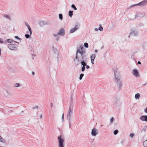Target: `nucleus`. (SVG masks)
Masks as SVG:
<instances>
[{
	"label": "nucleus",
	"instance_id": "nucleus-40",
	"mask_svg": "<svg viewBox=\"0 0 147 147\" xmlns=\"http://www.w3.org/2000/svg\"><path fill=\"white\" fill-rule=\"evenodd\" d=\"M94 53H98V51L97 50H95L94 51Z\"/></svg>",
	"mask_w": 147,
	"mask_h": 147
},
{
	"label": "nucleus",
	"instance_id": "nucleus-21",
	"mask_svg": "<svg viewBox=\"0 0 147 147\" xmlns=\"http://www.w3.org/2000/svg\"><path fill=\"white\" fill-rule=\"evenodd\" d=\"M114 121V118L113 117H111L110 119V123L111 124H112Z\"/></svg>",
	"mask_w": 147,
	"mask_h": 147
},
{
	"label": "nucleus",
	"instance_id": "nucleus-22",
	"mask_svg": "<svg viewBox=\"0 0 147 147\" xmlns=\"http://www.w3.org/2000/svg\"><path fill=\"white\" fill-rule=\"evenodd\" d=\"M143 144L144 147H147V140L143 142Z\"/></svg>",
	"mask_w": 147,
	"mask_h": 147
},
{
	"label": "nucleus",
	"instance_id": "nucleus-34",
	"mask_svg": "<svg viewBox=\"0 0 147 147\" xmlns=\"http://www.w3.org/2000/svg\"><path fill=\"white\" fill-rule=\"evenodd\" d=\"M58 35H59V34H58V33L57 34H53V35L54 37H57L58 36Z\"/></svg>",
	"mask_w": 147,
	"mask_h": 147
},
{
	"label": "nucleus",
	"instance_id": "nucleus-3",
	"mask_svg": "<svg viewBox=\"0 0 147 147\" xmlns=\"http://www.w3.org/2000/svg\"><path fill=\"white\" fill-rule=\"evenodd\" d=\"M59 147H65V139L63 136L60 135L57 137Z\"/></svg>",
	"mask_w": 147,
	"mask_h": 147
},
{
	"label": "nucleus",
	"instance_id": "nucleus-26",
	"mask_svg": "<svg viewBox=\"0 0 147 147\" xmlns=\"http://www.w3.org/2000/svg\"><path fill=\"white\" fill-rule=\"evenodd\" d=\"M7 42L9 43H11L13 41L11 39H8L7 40Z\"/></svg>",
	"mask_w": 147,
	"mask_h": 147
},
{
	"label": "nucleus",
	"instance_id": "nucleus-43",
	"mask_svg": "<svg viewBox=\"0 0 147 147\" xmlns=\"http://www.w3.org/2000/svg\"><path fill=\"white\" fill-rule=\"evenodd\" d=\"M138 64H141V62H140V61H138Z\"/></svg>",
	"mask_w": 147,
	"mask_h": 147
},
{
	"label": "nucleus",
	"instance_id": "nucleus-18",
	"mask_svg": "<svg viewBox=\"0 0 147 147\" xmlns=\"http://www.w3.org/2000/svg\"><path fill=\"white\" fill-rule=\"evenodd\" d=\"M20 84L18 83L14 84H13V87L15 88H18L20 87Z\"/></svg>",
	"mask_w": 147,
	"mask_h": 147
},
{
	"label": "nucleus",
	"instance_id": "nucleus-4",
	"mask_svg": "<svg viewBox=\"0 0 147 147\" xmlns=\"http://www.w3.org/2000/svg\"><path fill=\"white\" fill-rule=\"evenodd\" d=\"M139 30L137 29H131L130 30V35L134 36H137L139 34Z\"/></svg>",
	"mask_w": 147,
	"mask_h": 147
},
{
	"label": "nucleus",
	"instance_id": "nucleus-23",
	"mask_svg": "<svg viewBox=\"0 0 147 147\" xmlns=\"http://www.w3.org/2000/svg\"><path fill=\"white\" fill-rule=\"evenodd\" d=\"M59 19H60V20H62L63 19V15L62 14H59Z\"/></svg>",
	"mask_w": 147,
	"mask_h": 147
},
{
	"label": "nucleus",
	"instance_id": "nucleus-8",
	"mask_svg": "<svg viewBox=\"0 0 147 147\" xmlns=\"http://www.w3.org/2000/svg\"><path fill=\"white\" fill-rule=\"evenodd\" d=\"M8 48L11 50H14L16 49L17 45L15 44H10L8 45Z\"/></svg>",
	"mask_w": 147,
	"mask_h": 147
},
{
	"label": "nucleus",
	"instance_id": "nucleus-12",
	"mask_svg": "<svg viewBox=\"0 0 147 147\" xmlns=\"http://www.w3.org/2000/svg\"><path fill=\"white\" fill-rule=\"evenodd\" d=\"M96 55L94 54H92L90 56V58L91 59V63L92 65H93L94 63V60L96 58Z\"/></svg>",
	"mask_w": 147,
	"mask_h": 147
},
{
	"label": "nucleus",
	"instance_id": "nucleus-2",
	"mask_svg": "<svg viewBox=\"0 0 147 147\" xmlns=\"http://www.w3.org/2000/svg\"><path fill=\"white\" fill-rule=\"evenodd\" d=\"M114 74L115 84L118 88H120L123 85L121 80V76L119 72L117 70L114 71Z\"/></svg>",
	"mask_w": 147,
	"mask_h": 147
},
{
	"label": "nucleus",
	"instance_id": "nucleus-9",
	"mask_svg": "<svg viewBox=\"0 0 147 147\" xmlns=\"http://www.w3.org/2000/svg\"><path fill=\"white\" fill-rule=\"evenodd\" d=\"M131 73L135 77H138L139 76V72L137 69H134L132 70Z\"/></svg>",
	"mask_w": 147,
	"mask_h": 147
},
{
	"label": "nucleus",
	"instance_id": "nucleus-47",
	"mask_svg": "<svg viewBox=\"0 0 147 147\" xmlns=\"http://www.w3.org/2000/svg\"><path fill=\"white\" fill-rule=\"evenodd\" d=\"M32 74H33L34 75V72H33V73H32Z\"/></svg>",
	"mask_w": 147,
	"mask_h": 147
},
{
	"label": "nucleus",
	"instance_id": "nucleus-27",
	"mask_svg": "<svg viewBox=\"0 0 147 147\" xmlns=\"http://www.w3.org/2000/svg\"><path fill=\"white\" fill-rule=\"evenodd\" d=\"M99 27L98 28V30L100 31H102L103 30V28L101 26V25H99Z\"/></svg>",
	"mask_w": 147,
	"mask_h": 147
},
{
	"label": "nucleus",
	"instance_id": "nucleus-32",
	"mask_svg": "<svg viewBox=\"0 0 147 147\" xmlns=\"http://www.w3.org/2000/svg\"><path fill=\"white\" fill-rule=\"evenodd\" d=\"M39 24L41 26L43 25L44 24L43 22L42 21H40L39 22Z\"/></svg>",
	"mask_w": 147,
	"mask_h": 147
},
{
	"label": "nucleus",
	"instance_id": "nucleus-24",
	"mask_svg": "<svg viewBox=\"0 0 147 147\" xmlns=\"http://www.w3.org/2000/svg\"><path fill=\"white\" fill-rule=\"evenodd\" d=\"M0 141L2 142H5V140L1 136H0Z\"/></svg>",
	"mask_w": 147,
	"mask_h": 147
},
{
	"label": "nucleus",
	"instance_id": "nucleus-42",
	"mask_svg": "<svg viewBox=\"0 0 147 147\" xmlns=\"http://www.w3.org/2000/svg\"><path fill=\"white\" fill-rule=\"evenodd\" d=\"M4 16H5V17L7 18H8L9 17V16H8L7 15H4Z\"/></svg>",
	"mask_w": 147,
	"mask_h": 147
},
{
	"label": "nucleus",
	"instance_id": "nucleus-33",
	"mask_svg": "<svg viewBox=\"0 0 147 147\" xmlns=\"http://www.w3.org/2000/svg\"><path fill=\"white\" fill-rule=\"evenodd\" d=\"M15 38L18 39V40H21V39L18 36H15Z\"/></svg>",
	"mask_w": 147,
	"mask_h": 147
},
{
	"label": "nucleus",
	"instance_id": "nucleus-41",
	"mask_svg": "<svg viewBox=\"0 0 147 147\" xmlns=\"http://www.w3.org/2000/svg\"><path fill=\"white\" fill-rule=\"evenodd\" d=\"M98 29L97 28H95V30L96 31H98Z\"/></svg>",
	"mask_w": 147,
	"mask_h": 147
},
{
	"label": "nucleus",
	"instance_id": "nucleus-30",
	"mask_svg": "<svg viewBox=\"0 0 147 147\" xmlns=\"http://www.w3.org/2000/svg\"><path fill=\"white\" fill-rule=\"evenodd\" d=\"M84 46L86 48H88V43L86 42H85L84 43Z\"/></svg>",
	"mask_w": 147,
	"mask_h": 147
},
{
	"label": "nucleus",
	"instance_id": "nucleus-19",
	"mask_svg": "<svg viewBox=\"0 0 147 147\" xmlns=\"http://www.w3.org/2000/svg\"><path fill=\"white\" fill-rule=\"evenodd\" d=\"M68 14L70 17H71L73 15V11L69 10V11Z\"/></svg>",
	"mask_w": 147,
	"mask_h": 147
},
{
	"label": "nucleus",
	"instance_id": "nucleus-15",
	"mask_svg": "<svg viewBox=\"0 0 147 147\" xmlns=\"http://www.w3.org/2000/svg\"><path fill=\"white\" fill-rule=\"evenodd\" d=\"M72 109H71L70 108H69L68 111V113L67 115V117L68 118L69 121H70L71 119L70 115L72 114Z\"/></svg>",
	"mask_w": 147,
	"mask_h": 147
},
{
	"label": "nucleus",
	"instance_id": "nucleus-31",
	"mask_svg": "<svg viewBox=\"0 0 147 147\" xmlns=\"http://www.w3.org/2000/svg\"><path fill=\"white\" fill-rule=\"evenodd\" d=\"M118 132V130H116L114 131V134L115 135L117 134Z\"/></svg>",
	"mask_w": 147,
	"mask_h": 147
},
{
	"label": "nucleus",
	"instance_id": "nucleus-38",
	"mask_svg": "<svg viewBox=\"0 0 147 147\" xmlns=\"http://www.w3.org/2000/svg\"><path fill=\"white\" fill-rule=\"evenodd\" d=\"M63 116H64V114H62V118H61V119H62V121H63V119H64Z\"/></svg>",
	"mask_w": 147,
	"mask_h": 147
},
{
	"label": "nucleus",
	"instance_id": "nucleus-6",
	"mask_svg": "<svg viewBox=\"0 0 147 147\" xmlns=\"http://www.w3.org/2000/svg\"><path fill=\"white\" fill-rule=\"evenodd\" d=\"M147 4V0H144L138 4H135L131 6V7H133L136 6H144Z\"/></svg>",
	"mask_w": 147,
	"mask_h": 147
},
{
	"label": "nucleus",
	"instance_id": "nucleus-46",
	"mask_svg": "<svg viewBox=\"0 0 147 147\" xmlns=\"http://www.w3.org/2000/svg\"><path fill=\"white\" fill-rule=\"evenodd\" d=\"M130 36H131V35H130V34L128 36V38H130Z\"/></svg>",
	"mask_w": 147,
	"mask_h": 147
},
{
	"label": "nucleus",
	"instance_id": "nucleus-45",
	"mask_svg": "<svg viewBox=\"0 0 147 147\" xmlns=\"http://www.w3.org/2000/svg\"><path fill=\"white\" fill-rule=\"evenodd\" d=\"M51 107H52V106H53V103H51Z\"/></svg>",
	"mask_w": 147,
	"mask_h": 147
},
{
	"label": "nucleus",
	"instance_id": "nucleus-7",
	"mask_svg": "<svg viewBox=\"0 0 147 147\" xmlns=\"http://www.w3.org/2000/svg\"><path fill=\"white\" fill-rule=\"evenodd\" d=\"M98 134V129L96 128H93L91 132V135L94 137H95Z\"/></svg>",
	"mask_w": 147,
	"mask_h": 147
},
{
	"label": "nucleus",
	"instance_id": "nucleus-35",
	"mask_svg": "<svg viewBox=\"0 0 147 147\" xmlns=\"http://www.w3.org/2000/svg\"><path fill=\"white\" fill-rule=\"evenodd\" d=\"M4 42L3 41V40L2 39L0 38V43H3Z\"/></svg>",
	"mask_w": 147,
	"mask_h": 147
},
{
	"label": "nucleus",
	"instance_id": "nucleus-44",
	"mask_svg": "<svg viewBox=\"0 0 147 147\" xmlns=\"http://www.w3.org/2000/svg\"><path fill=\"white\" fill-rule=\"evenodd\" d=\"M71 125V123H70L69 124V127H70Z\"/></svg>",
	"mask_w": 147,
	"mask_h": 147
},
{
	"label": "nucleus",
	"instance_id": "nucleus-13",
	"mask_svg": "<svg viewBox=\"0 0 147 147\" xmlns=\"http://www.w3.org/2000/svg\"><path fill=\"white\" fill-rule=\"evenodd\" d=\"M140 119L142 121L147 122V115H142L140 117Z\"/></svg>",
	"mask_w": 147,
	"mask_h": 147
},
{
	"label": "nucleus",
	"instance_id": "nucleus-5",
	"mask_svg": "<svg viewBox=\"0 0 147 147\" xmlns=\"http://www.w3.org/2000/svg\"><path fill=\"white\" fill-rule=\"evenodd\" d=\"M145 15V13L143 12H139L136 13L134 16L135 19H137L138 18H143Z\"/></svg>",
	"mask_w": 147,
	"mask_h": 147
},
{
	"label": "nucleus",
	"instance_id": "nucleus-25",
	"mask_svg": "<svg viewBox=\"0 0 147 147\" xmlns=\"http://www.w3.org/2000/svg\"><path fill=\"white\" fill-rule=\"evenodd\" d=\"M134 135L135 134L134 133H131L129 134V136L130 138H133Z\"/></svg>",
	"mask_w": 147,
	"mask_h": 147
},
{
	"label": "nucleus",
	"instance_id": "nucleus-11",
	"mask_svg": "<svg viewBox=\"0 0 147 147\" xmlns=\"http://www.w3.org/2000/svg\"><path fill=\"white\" fill-rule=\"evenodd\" d=\"M78 26L76 25L75 27L71 28L69 30V32L71 34L73 33L74 32H76L78 29Z\"/></svg>",
	"mask_w": 147,
	"mask_h": 147
},
{
	"label": "nucleus",
	"instance_id": "nucleus-20",
	"mask_svg": "<svg viewBox=\"0 0 147 147\" xmlns=\"http://www.w3.org/2000/svg\"><path fill=\"white\" fill-rule=\"evenodd\" d=\"M27 33L28 34H25V36L27 38H29L31 36V35L32 34H30V33H29V32H27Z\"/></svg>",
	"mask_w": 147,
	"mask_h": 147
},
{
	"label": "nucleus",
	"instance_id": "nucleus-14",
	"mask_svg": "<svg viewBox=\"0 0 147 147\" xmlns=\"http://www.w3.org/2000/svg\"><path fill=\"white\" fill-rule=\"evenodd\" d=\"M25 25L26 26H27V28H28V29L29 30V33H30V34H32V31L31 30V29L30 27V26L27 23V22H25L24 23Z\"/></svg>",
	"mask_w": 147,
	"mask_h": 147
},
{
	"label": "nucleus",
	"instance_id": "nucleus-16",
	"mask_svg": "<svg viewBox=\"0 0 147 147\" xmlns=\"http://www.w3.org/2000/svg\"><path fill=\"white\" fill-rule=\"evenodd\" d=\"M140 97V95L139 93L136 94L134 96L136 100H139Z\"/></svg>",
	"mask_w": 147,
	"mask_h": 147
},
{
	"label": "nucleus",
	"instance_id": "nucleus-37",
	"mask_svg": "<svg viewBox=\"0 0 147 147\" xmlns=\"http://www.w3.org/2000/svg\"><path fill=\"white\" fill-rule=\"evenodd\" d=\"M39 117L40 119H41L42 117V115H39Z\"/></svg>",
	"mask_w": 147,
	"mask_h": 147
},
{
	"label": "nucleus",
	"instance_id": "nucleus-28",
	"mask_svg": "<svg viewBox=\"0 0 147 147\" xmlns=\"http://www.w3.org/2000/svg\"><path fill=\"white\" fill-rule=\"evenodd\" d=\"M71 7L72 8H73L75 10H76L77 9L76 7L74 4L72 5Z\"/></svg>",
	"mask_w": 147,
	"mask_h": 147
},
{
	"label": "nucleus",
	"instance_id": "nucleus-39",
	"mask_svg": "<svg viewBox=\"0 0 147 147\" xmlns=\"http://www.w3.org/2000/svg\"><path fill=\"white\" fill-rule=\"evenodd\" d=\"M86 69H88L90 67H89V66L88 65H86Z\"/></svg>",
	"mask_w": 147,
	"mask_h": 147
},
{
	"label": "nucleus",
	"instance_id": "nucleus-10",
	"mask_svg": "<svg viewBox=\"0 0 147 147\" xmlns=\"http://www.w3.org/2000/svg\"><path fill=\"white\" fill-rule=\"evenodd\" d=\"M65 34V30L63 28H61L58 32V34L61 36H63Z\"/></svg>",
	"mask_w": 147,
	"mask_h": 147
},
{
	"label": "nucleus",
	"instance_id": "nucleus-17",
	"mask_svg": "<svg viewBox=\"0 0 147 147\" xmlns=\"http://www.w3.org/2000/svg\"><path fill=\"white\" fill-rule=\"evenodd\" d=\"M54 52L55 53V57H56L57 58H58V57L59 55V54L58 51L56 49H55Z\"/></svg>",
	"mask_w": 147,
	"mask_h": 147
},
{
	"label": "nucleus",
	"instance_id": "nucleus-1",
	"mask_svg": "<svg viewBox=\"0 0 147 147\" xmlns=\"http://www.w3.org/2000/svg\"><path fill=\"white\" fill-rule=\"evenodd\" d=\"M86 51L82 45L80 46L78 48L76 51V56L74 59V61L78 64H81L82 66L81 70L84 71L85 70V66L86 65Z\"/></svg>",
	"mask_w": 147,
	"mask_h": 147
},
{
	"label": "nucleus",
	"instance_id": "nucleus-36",
	"mask_svg": "<svg viewBox=\"0 0 147 147\" xmlns=\"http://www.w3.org/2000/svg\"><path fill=\"white\" fill-rule=\"evenodd\" d=\"M144 111L147 113V107L144 109Z\"/></svg>",
	"mask_w": 147,
	"mask_h": 147
},
{
	"label": "nucleus",
	"instance_id": "nucleus-29",
	"mask_svg": "<svg viewBox=\"0 0 147 147\" xmlns=\"http://www.w3.org/2000/svg\"><path fill=\"white\" fill-rule=\"evenodd\" d=\"M84 76V74H80V80H81L82 79V77Z\"/></svg>",
	"mask_w": 147,
	"mask_h": 147
}]
</instances>
